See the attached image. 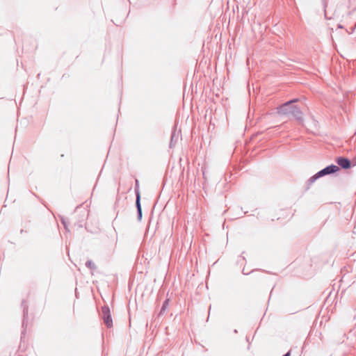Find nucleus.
Masks as SVG:
<instances>
[{
  "mask_svg": "<svg viewBox=\"0 0 356 356\" xmlns=\"http://www.w3.org/2000/svg\"><path fill=\"white\" fill-rule=\"evenodd\" d=\"M292 102H289L284 104H283L280 108L279 112L282 114H289L293 113L294 117L296 119L301 120L302 119V113L298 109L297 106H293L291 104Z\"/></svg>",
  "mask_w": 356,
  "mask_h": 356,
  "instance_id": "nucleus-1",
  "label": "nucleus"
},
{
  "mask_svg": "<svg viewBox=\"0 0 356 356\" xmlns=\"http://www.w3.org/2000/svg\"><path fill=\"white\" fill-rule=\"evenodd\" d=\"M339 170V168L335 165H330L326 168H325L324 169L320 170L319 172H318L316 175H314L312 178H311V181L312 182L315 181L317 179L323 177V176H325V175H330V174H332V173H334L336 172H337Z\"/></svg>",
  "mask_w": 356,
  "mask_h": 356,
  "instance_id": "nucleus-2",
  "label": "nucleus"
},
{
  "mask_svg": "<svg viewBox=\"0 0 356 356\" xmlns=\"http://www.w3.org/2000/svg\"><path fill=\"white\" fill-rule=\"evenodd\" d=\"M103 313H104V318L105 323L107 325L108 327L112 326V319L110 315V309L108 307H104L103 308Z\"/></svg>",
  "mask_w": 356,
  "mask_h": 356,
  "instance_id": "nucleus-3",
  "label": "nucleus"
},
{
  "mask_svg": "<svg viewBox=\"0 0 356 356\" xmlns=\"http://www.w3.org/2000/svg\"><path fill=\"white\" fill-rule=\"evenodd\" d=\"M338 164L344 169H348L350 166V163L348 159L345 158H339L337 160Z\"/></svg>",
  "mask_w": 356,
  "mask_h": 356,
  "instance_id": "nucleus-4",
  "label": "nucleus"
},
{
  "mask_svg": "<svg viewBox=\"0 0 356 356\" xmlns=\"http://www.w3.org/2000/svg\"><path fill=\"white\" fill-rule=\"evenodd\" d=\"M140 195L139 192H138L137 193V198H136V206H137V209H138V211L139 213V216H141V207H140Z\"/></svg>",
  "mask_w": 356,
  "mask_h": 356,
  "instance_id": "nucleus-5",
  "label": "nucleus"
},
{
  "mask_svg": "<svg viewBox=\"0 0 356 356\" xmlns=\"http://www.w3.org/2000/svg\"><path fill=\"white\" fill-rule=\"evenodd\" d=\"M289 355H290L289 353H286V354H285L284 356H289Z\"/></svg>",
  "mask_w": 356,
  "mask_h": 356,
  "instance_id": "nucleus-6",
  "label": "nucleus"
}]
</instances>
